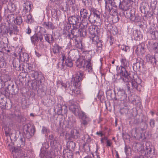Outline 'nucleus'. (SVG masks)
<instances>
[{
    "mask_svg": "<svg viewBox=\"0 0 158 158\" xmlns=\"http://www.w3.org/2000/svg\"><path fill=\"white\" fill-rule=\"evenodd\" d=\"M83 74L80 71L77 72L75 77H73L72 81L73 86L68 84L67 85L63 82H60L61 88L64 89L66 91L70 94L73 96L75 97L80 94L79 87L80 82L82 80Z\"/></svg>",
    "mask_w": 158,
    "mask_h": 158,
    "instance_id": "f257e3e1",
    "label": "nucleus"
},
{
    "mask_svg": "<svg viewBox=\"0 0 158 158\" xmlns=\"http://www.w3.org/2000/svg\"><path fill=\"white\" fill-rule=\"evenodd\" d=\"M69 110L76 116H78L82 120V123L84 125H87L90 121L89 118L86 115L85 113L81 111L78 103L75 100H70L67 103Z\"/></svg>",
    "mask_w": 158,
    "mask_h": 158,
    "instance_id": "f03ea898",
    "label": "nucleus"
},
{
    "mask_svg": "<svg viewBox=\"0 0 158 158\" xmlns=\"http://www.w3.org/2000/svg\"><path fill=\"white\" fill-rule=\"evenodd\" d=\"M121 65L120 66H117L116 67V71L118 74L121 76L128 77V73L126 71L125 67L129 65V61L127 60L125 56H123L120 59Z\"/></svg>",
    "mask_w": 158,
    "mask_h": 158,
    "instance_id": "7ed1b4c3",
    "label": "nucleus"
},
{
    "mask_svg": "<svg viewBox=\"0 0 158 158\" xmlns=\"http://www.w3.org/2000/svg\"><path fill=\"white\" fill-rule=\"evenodd\" d=\"M49 145L47 142L42 144V146L40 149V158H52L55 156V152L52 151L48 152L47 149L48 148Z\"/></svg>",
    "mask_w": 158,
    "mask_h": 158,
    "instance_id": "20e7f679",
    "label": "nucleus"
},
{
    "mask_svg": "<svg viewBox=\"0 0 158 158\" xmlns=\"http://www.w3.org/2000/svg\"><path fill=\"white\" fill-rule=\"evenodd\" d=\"M89 38L92 42H95L98 41V36L97 35L100 32V28L97 26L91 25L88 28Z\"/></svg>",
    "mask_w": 158,
    "mask_h": 158,
    "instance_id": "39448f33",
    "label": "nucleus"
},
{
    "mask_svg": "<svg viewBox=\"0 0 158 158\" xmlns=\"http://www.w3.org/2000/svg\"><path fill=\"white\" fill-rule=\"evenodd\" d=\"M123 78V81L125 80V81L126 82H130L131 83L132 88L135 89L139 91H140L142 88V86L141 85L142 80L139 78L134 79V77H131L128 75V77Z\"/></svg>",
    "mask_w": 158,
    "mask_h": 158,
    "instance_id": "423d86ee",
    "label": "nucleus"
},
{
    "mask_svg": "<svg viewBox=\"0 0 158 158\" xmlns=\"http://www.w3.org/2000/svg\"><path fill=\"white\" fill-rule=\"evenodd\" d=\"M16 9L15 5L13 3H9L7 8L5 9L4 15L6 17L7 20L10 22L14 18L15 11Z\"/></svg>",
    "mask_w": 158,
    "mask_h": 158,
    "instance_id": "0eeeda50",
    "label": "nucleus"
},
{
    "mask_svg": "<svg viewBox=\"0 0 158 158\" xmlns=\"http://www.w3.org/2000/svg\"><path fill=\"white\" fill-rule=\"evenodd\" d=\"M32 5L31 4H25L23 6V9L22 12V15L24 20L27 23H31L32 21V16L29 12L31 10Z\"/></svg>",
    "mask_w": 158,
    "mask_h": 158,
    "instance_id": "6e6552de",
    "label": "nucleus"
},
{
    "mask_svg": "<svg viewBox=\"0 0 158 158\" xmlns=\"http://www.w3.org/2000/svg\"><path fill=\"white\" fill-rule=\"evenodd\" d=\"M91 60L88 59L86 60L80 58L76 61V66L79 68H86L89 72L91 73L93 71L92 66L90 63Z\"/></svg>",
    "mask_w": 158,
    "mask_h": 158,
    "instance_id": "1a4fd4ad",
    "label": "nucleus"
},
{
    "mask_svg": "<svg viewBox=\"0 0 158 158\" xmlns=\"http://www.w3.org/2000/svg\"><path fill=\"white\" fill-rule=\"evenodd\" d=\"M78 16H73L69 18V22L70 24L73 25V29L71 30V33L74 35H76V32H77V28L78 27V24L79 23Z\"/></svg>",
    "mask_w": 158,
    "mask_h": 158,
    "instance_id": "9d476101",
    "label": "nucleus"
},
{
    "mask_svg": "<svg viewBox=\"0 0 158 158\" xmlns=\"http://www.w3.org/2000/svg\"><path fill=\"white\" fill-rule=\"evenodd\" d=\"M35 127L30 125L25 126L23 128V131L27 138H30L34 134L35 132Z\"/></svg>",
    "mask_w": 158,
    "mask_h": 158,
    "instance_id": "9b49d317",
    "label": "nucleus"
},
{
    "mask_svg": "<svg viewBox=\"0 0 158 158\" xmlns=\"http://www.w3.org/2000/svg\"><path fill=\"white\" fill-rule=\"evenodd\" d=\"M148 50L151 52H157L158 50V43L156 41L149 40L146 44Z\"/></svg>",
    "mask_w": 158,
    "mask_h": 158,
    "instance_id": "f8f14e48",
    "label": "nucleus"
},
{
    "mask_svg": "<svg viewBox=\"0 0 158 158\" xmlns=\"http://www.w3.org/2000/svg\"><path fill=\"white\" fill-rule=\"evenodd\" d=\"M145 43H141L137 45H135L133 47V50L137 55H142L145 52L144 47Z\"/></svg>",
    "mask_w": 158,
    "mask_h": 158,
    "instance_id": "ddd939ff",
    "label": "nucleus"
},
{
    "mask_svg": "<svg viewBox=\"0 0 158 158\" xmlns=\"http://www.w3.org/2000/svg\"><path fill=\"white\" fill-rule=\"evenodd\" d=\"M31 76L37 83H41L44 78L43 74L40 72L34 71L33 73H32Z\"/></svg>",
    "mask_w": 158,
    "mask_h": 158,
    "instance_id": "4468645a",
    "label": "nucleus"
},
{
    "mask_svg": "<svg viewBox=\"0 0 158 158\" xmlns=\"http://www.w3.org/2000/svg\"><path fill=\"white\" fill-rule=\"evenodd\" d=\"M77 32H76L75 33L76 35H74L73 34H72L71 32V33H69L68 35V37L70 38H72L71 36H74L78 38V37L80 36L81 37H84L86 35L87 32L85 28H80L78 30Z\"/></svg>",
    "mask_w": 158,
    "mask_h": 158,
    "instance_id": "2eb2a0df",
    "label": "nucleus"
},
{
    "mask_svg": "<svg viewBox=\"0 0 158 158\" xmlns=\"http://www.w3.org/2000/svg\"><path fill=\"white\" fill-rule=\"evenodd\" d=\"M118 99L121 101H125L127 98V95L125 90L123 88H119L118 89Z\"/></svg>",
    "mask_w": 158,
    "mask_h": 158,
    "instance_id": "dca6fc26",
    "label": "nucleus"
},
{
    "mask_svg": "<svg viewBox=\"0 0 158 158\" xmlns=\"http://www.w3.org/2000/svg\"><path fill=\"white\" fill-rule=\"evenodd\" d=\"M105 2V11L106 13H108L110 15H112V13L114 10L112 7V0H104Z\"/></svg>",
    "mask_w": 158,
    "mask_h": 158,
    "instance_id": "f3484780",
    "label": "nucleus"
},
{
    "mask_svg": "<svg viewBox=\"0 0 158 158\" xmlns=\"http://www.w3.org/2000/svg\"><path fill=\"white\" fill-rule=\"evenodd\" d=\"M142 153L147 158H152L154 154V150L150 148H146Z\"/></svg>",
    "mask_w": 158,
    "mask_h": 158,
    "instance_id": "a211bd4d",
    "label": "nucleus"
},
{
    "mask_svg": "<svg viewBox=\"0 0 158 158\" xmlns=\"http://www.w3.org/2000/svg\"><path fill=\"white\" fill-rule=\"evenodd\" d=\"M157 54H158V52L156 53L154 56L150 54L147 55L146 56L147 61L151 63H155L156 64L158 63V60L157 58V57H156Z\"/></svg>",
    "mask_w": 158,
    "mask_h": 158,
    "instance_id": "6ab92c4d",
    "label": "nucleus"
},
{
    "mask_svg": "<svg viewBox=\"0 0 158 158\" xmlns=\"http://www.w3.org/2000/svg\"><path fill=\"white\" fill-rule=\"evenodd\" d=\"M158 27H152L150 28L149 30V32L151 34V36L153 39H158V30H157Z\"/></svg>",
    "mask_w": 158,
    "mask_h": 158,
    "instance_id": "aec40b11",
    "label": "nucleus"
},
{
    "mask_svg": "<svg viewBox=\"0 0 158 158\" xmlns=\"http://www.w3.org/2000/svg\"><path fill=\"white\" fill-rule=\"evenodd\" d=\"M63 48V47L59 46L58 44H55L53 46L52 50L55 54L59 56L60 55V53H62Z\"/></svg>",
    "mask_w": 158,
    "mask_h": 158,
    "instance_id": "412c9836",
    "label": "nucleus"
},
{
    "mask_svg": "<svg viewBox=\"0 0 158 158\" xmlns=\"http://www.w3.org/2000/svg\"><path fill=\"white\" fill-rule=\"evenodd\" d=\"M19 31L17 27L16 26H13L12 27H8L6 29L5 33H9L10 35H11L13 34H17Z\"/></svg>",
    "mask_w": 158,
    "mask_h": 158,
    "instance_id": "4be33fe9",
    "label": "nucleus"
},
{
    "mask_svg": "<svg viewBox=\"0 0 158 158\" xmlns=\"http://www.w3.org/2000/svg\"><path fill=\"white\" fill-rule=\"evenodd\" d=\"M19 55L18 59L20 63L27 62L28 60L29 59L28 55L27 53L25 52L22 53H19Z\"/></svg>",
    "mask_w": 158,
    "mask_h": 158,
    "instance_id": "5701e85b",
    "label": "nucleus"
},
{
    "mask_svg": "<svg viewBox=\"0 0 158 158\" xmlns=\"http://www.w3.org/2000/svg\"><path fill=\"white\" fill-rule=\"evenodd\" d=\"M80 15L81 17L84 19L88 18L90 22L91 20L90 19V16L89 15L88 10L82 8L81 9L80 11Z\"/></svg>",
    "mask_w": 158,
    "mask_h": 158,
    "instance_id": "b1692460",
    "label": "nucleus"
},
{
    "mask_svg": "<svg viewBox=\"0 0 158 158\" xmlns=\"http://www.w3.org/2000/svg\"><path fill=\"white\" fill-rule=\"evenodd\" d=\"M125 17L127 19H129L131 21H137L136 17L135 16L134 14H131V11H127L126 14H125Z\"/></svg>",
    "mask_w": 158,
    "mask_h": 158,
    "instance_id": "393cba45",
    "label": "nucleus"
},
{
    "mask_svg": "<svg viewBox=\"0 0 158 158\" xmlns=\"http://www.w3.org/2000/svg\"><path fill=\"white\" fill-rule=\"evenodd\" d=\"M71 37L72 38L70 39H73V40H74L75 41V46L76 47L80 49L82 48V47L81 42L80 41L77 40L78 38L73 36H71Z\"/></svg>",
    "mask_w": 158,
    "mask_h": 158,
    "instance_id": "a878e982",
    "label": "nucleus"
},
{
    "mask_svg": "<svg viewBox=\"0 0 158 158\" xmlns=\"http://www.w3.org/2000/svg\"><path fill=\"white\" fill-rule=\"evenodd\" d=\"M119 8L123 10H127L129 9L128 5L127 2V0H123L122 4H121Z\"/></svg>",
    "mask_w": 158,
    "mask_h": 158,
    "instance_id": "bb28decb",
    "label": "nucleus"
},
{
    "mask_svg": "<svg viewBox=\"0 0 158 158\" xmlns=\"http://www.w3.org/2000/svg\"><path fill=\"white\" fill-rule=\"evenodd\" d=\"M44 37L45 40L48 43H52L53 42L54 38L52 35L47 34L45 35Z\"/></svg>",
    "mask_w": 158,
    "mask_h": 158,
    "instance_id": "cd10ccee",
    "label": "nucleus"
},
{
    "mask_svg": "<svg viewBox=\"0 0 158 158\" xmlns=\"http://www.w3.org/2000/svg\"><path fill=\"white\" fill-rule=\"evenodd\" d=\"M31 42L33 44L35 45L39 41V38L37 34H35L31 37Z\"/></svg>",
    "mask_w": 158,
    "mask_h": 158,
    "instance_id": "c85d7f7f",
    "label": "nucleus"
},
{
    "mask_svg": "<svg viewBox=\"0 0 158 158\" xmlns=\"http://www.w3.org/2000/svg\"><path fill=\"white\" fill-rule=\"evenodd\" d=\"M66 3L67 7H73L75 3V0H66Z\"/></svg>",
    "mask_w": 158,
    "mask_h": 158,
    "instance_id": "c756f323",
    "label": "nucleus"
},
{
    "mask_svg": "<svg viewBox=\"0 0 158 158\" xmlns=\"http://www.w3.org/2000/svg\"><path fill=\"white\" fill-rule=\"evenodd\" d=\"M13 20L14 21L15 23L18 25L20 24L22 22V18L20 16L17 17L15 19L14 18L13 20H11V21H13ZM11 21H10V22Z\"/></svg>",
    "mask_w": 158,
    "mask_h": 158,
    "instance_id": "7c9ffc66",
    "label": "nucleus"
},
{
    "mask_svg": "<svg viewBox=\"0 0 158 158\" xmlns=\"http://www.w3.org/2000/svg\"><path fill=\"white\" fill-rule=\"evenodd\" d=\"M26 71L27 73H30L31 72H32L33 73V71H32L33 69V66L31 64H26Z\"/></svg>",
    "mask_w": 158,
    "mask_h": 158,
    "instance_id": "2f4dec72",
    "label": "nucleus"
},
{
    "mask_svg": "<svg viewBox=\"0 0 158 158\" xmlns=\"http://www.w3.org/2000/svg\"><path fill=\"white\" fill-rule=\"evenodd\" d=\"M114 4H113V2H112V6H113L114 7H117L118 6L119 7L120 6L121 4V0H113Z\"/></svg>",
    "mask_w": 158,
    "mask_h": 158,
    "instance_id": "473e14b6",
    "label": "nucleus"
},
{
    "mask_svg": "<svg viewBox=\"0 0 158 158\" xmlns=\"http://www.w3.org/2000/svg\"><path fill=\"white\" fill-rule=\"evenodd\" d=\"M66 153H65V155L67 156L68 158H72L73 154L72 151L68 149L66 150Z\"/></svg>",
    "mask_w": 158,
    "mask_h": 158,
    "instance_id": "72a5a7b5",
    "label": "nucleus"
},
{
    "mask_svg": "<svg viewBox=\"0 0 158 158\" xmlns=\"http://www.w3.org/2000/svg\"><path fill=\"white\" fill-rule=\"evenodd\" d=\"M66 65L69 67H71L73 66V63L72 60L69 58L67 59L65 61Z\"/></svg>",
    "mask_w": 158,
    "mask_h": 158,
    "instance_id": "f704fd0d",
    "label": "nucleus"
},
{
    "mask_svg": "<svg viewBox=\"0 0 158 158\" xmlns=\"http://www.w3.org/2000/svg\"><path fill=\"white\" fill-rule=\"evenodd\" d=\"M10 78L6 75H4V76L2 77L0 80L2 81L4 83H5L6 82L10 81Z\"/></svg>",
    "mask_w": 158,
    "mask_h": 158,
    "instance_id": "c9c22d12",
    "label": "nucleus"
},
{
    "mask_svg": "<svg viewBox=\"0 0 158 158\" xmlns=\"http://www.w3.org/2000/svg\"><path fill=\"white\" fill-rule=\"evenodd\" d=\"M93 13L94 17L98 19L100 18V13L98 10L94 9L93 10Z\"/></svg>",
    "mask_w": 158,
    "mask_h": 158,
    "instance_id": "e433bc0d",
    "label": "nucleus"
},
{
    "mask_svg": "<svg viewBox=\"0 0 158 158\" xmlns=\"http://www.w3.org/2000/svg\"><path fill=\"white\" fill-rule=\"evenodd\" d=\"M58 107L57 108V113L58 115H62V106L60 105H58Z\"/></svg>",
    "mask_w": 158,
    "mask_h": 158,
    "instance_id": "4c0bfd02",
    "label": "nucleus"
},
{
    "mask_svg": "<svg viewBox=\"0 0 158 158\" xmlns=\"http://www.w3.org/2000/svg\"><path fill=\"white\" fill-rule=\"evenodd\" d=\"M5 43L2 41H0V52H4L5 49Z\"/></svg>",
    "mask_w": 158,
    "mask_h": 158,
    "instance_id": "58836bf2",
    "label": "nucleus"
},
{
    "mask_svg": "<svg viewBox=\"0 0 158 158\" xmlns=\"http://www.w3.org/2000/svg\"><path fill=\"white\" fill-rule=\"evenodd\" d=\"M12 64L13 65L14 68L16 70H18L19 67L20 65L18 64L17 63H16L15 60H13L12 62Z\"/></svg>",
    "mask_w": 158,
    "mask_h": 158,
    "instance_id": "ea45409f",
    "label": "nucleus"
},
{
    "mask_svg": "<svg viewBox=\"0 0 158 158\" xmlns=\"http://www.w3.org/2000/svg\"><path fill=\"white\" fill-rule=\"evenodd\" d=\"M68 143L69 144V148L72 149H74L76 146L75 143L72 141L69 142Z\"/></svg>",
    "mask_w": 158,
    "mask_h": 158,
    "instance_id": "a19ab883",
    "label": "nucleus"
},
{
    "mask_svg": "<svg viewBox=\"0 0 158 158\" xmlns=\"http://www.w3.org/2000/svg\"><path fill=\"white\" fill-rule=\"evenodd\" d=\"M94 44H96V46L98 48H101L102 46V42L99 40V37H98V40L96 42H92Z\"/></svg>",
    "mask_w": 158,
    "mask_h": 158,
    "instance_id": "79ce46f5",
    "label": "nucleus"
},
{
    "mask_svg": "<svg viewBox=\"0 0 158 158\" xmlns=\"http://www.w3.org/2000/svg\"><path fill=\"white\" fill-rule=\"evenodd\" d=\"M135 36L137 38V40L140 39L142 38V35L140 32H138L136 33H135Z\"/></svg>",
    "mask_w": 158,
    "mask_h": 158,
    "instance_id": "37998d69",
    "label": "nucleus"
},
{
    "mask_svg": "<svg viewBox=\"0 0 158 158\" xmlns=\"http://www.w3.org/2000/svg\"><path fill=\"white\" fill-rule=\"evenodd\" d=\"M49 130L44 127H43L42 129V132L44 134H46L49 132Z\"/></svg>",
    "mask_w": 158,
    "mask_h": 158,
    "instance_id": "c03bdc74",
    "label": "nucleus"
},
{
    "mask_svg": "<svg viewBox=\"0 0 158 158\" xmlns=\"http://www.w3.org/2000/svg\"><path fill=\"white\" fill-rule=\"evenodd\" d=\"M121 48L123 50H124L126 52L129 51L130 50L128 46H126L125 45H122Z\"/></svg>",
    "mask_w": 158,
    "mask_h": 158,
    "instance_id": "a18cd8bd",
    "label": "nucleus"
},
{
    "mask_svg": "<svg viewBox=\"0 0 158 158\" xmlns=\"http://www.w3.org/2000/svg\"><path fill=\"white\" fill-rule=\"evenodd\" d=\"M96 135L101 137H102L103 135H105V134L103 133L102 131L101 130L97 131L96 133Z\"/></svg>",
    "mask_w": 158,
    "mask_h": 158,
    "instance_id": "49530a36",
    "label": "nucleus"
},
{
    "mask_svg": "<svg viewBox=\"0 0 158 158\" xmlns=\"http://www.w3.org/2000/svg\"><path fill=\"white\" fill-rule=\"evenodd\" d=\"M62 112L64 114H66L67 112V107L65 105L62 106Z\"/></svg>",
    "mask_w": 158,
    "mask_h": 158,
    "instance_id": "de8ad7c7",
    "label": "nucleus"
},
{
    "mask_svg": "<svg viewBox=\"0 0 158 158\" xmlns=\"http://www.w3.org/2000/svg\"><path fill=\"white\" fill-rule=\"evenodd\" d=\"M99 148V147L98 146L97 144L96 145V149L95 152L96 154V155L97 156V158H100L99 156V153L98 152V150Z\"/></svg>",
    "mask_w": 158,
    "mask_h": 158,
    "instance_id": "09e8293b",
    "label": "nucleus"
},
{
    "mask_svg": "<svg viewBox=\"0 0 158 158\" xmlns=\"http://www.w3.org/2000/svg\"><path fill=\"white\" fill-rule=\"evenodd\" d=\"M56 67L59 69H62L64 67L63 64L59 63L57 64Z\"/></svg>",
    "mask_w": 158,
    "mask_h": 158,
    "instance_id": "8fccbe9b",
    "label": "nucleus"
},
{
    "mask_svg": "<svg viewBox=\"0 0 158 158\" xmlns=\"http://www.w3.org/2000/svg\"><path fill=\"white\" fill-rule=\"evenodd\" d=\"M155 121L153 119H151L150 120V126L152 127H154L155 126Z\"/></svg>",
    "mask_w": 158,
    "mask_h": 158,
    "instance_id": "3c124183",
    "label": "nucleus"
},
{
    "mask_svg": "<svg viewBox=\"0 0 158 158\" xmlns=\"http://www.w3.org/2000/svg\"><path fill=\"white\" fill-rule=\"evenodd\" d=\"M49 22H45L43 23V25L44 27L47 29H49Z\"/></svg>",
    "mask_w": 158,
    "mask_h": 158,
    "instance_id": "603ef678",
    "label": "nucleus"
},
{
    "mask_svg": "<svg viewBox=\"0 0 158 158\" xmlns=\"http://www.w3.org/2000/svg\"><path fill=\"white\" fill-rule=\"evenodd\" d=\"M112 143L110 139H108L106 141V146L110 147L112 144Z\"/></svg>",
    "mask_w": 158,
    "mask_h": 158,
    "instance_id": "864d4df0",
    "label": "nucleus"
},
{
    "mask_svg": "<svg viewBox=\"0 0 158 158\" xmlns=\"http://www.w3.org/2000/svg\"><path fill=\"white\" fill-rule=\"evenodd\" d=\"M11 49L10 48H8L7 47H5V49H4V52H6L8 53L10 52L11 51Z\"/></svg>",
    "mask_w": 158,
    "mask_h": 158,
    "instance_id": "5fc2aeb1",
    "label": "nucleus"
},
{
    "mask_svg": "<svg viewBox=\"0 0 158 158\" xmlns=\"http://www.w3.org/2000/svg\"><path fill=\"white\" fill-rule=\"evenodd\" d=\"M49 29H54L55 28V26L51 22H49Z\"/></svg>",
    "mask_w": 158,
    "mask_h": 158,
    "instance_id": "6e6d98bb",
    "label": "nucleus"
},
{
    "mask_svg": "<svg viewBox=\"0 0 158 158\" xmlns=\"http://www.w3.org/2000/svg\"><path fill=\"white\" fill-rule=\"evenodd\" d=\"M5 83L2 81L1 80V82H0V88H2L4 87L5 86Z\"/></svg>",
    "mask_w": 158,
    "mask_h": 158,
    "instance_id": "4d7b16f0",
    "label": "nucleus"
},
{
    "mask_svg": "<svg viewBox=\"0 0 158 158\" xmlns=\"http://www.w3.org/2000/svg\"><path fill=\"white\" fill-rule=\"evenodd\" d=\"M31 31V30L29 27L26 30V32L28 34H30Z\"/></svg>",
    "mask_w": 158,
    "mask_h": 158,
    "instance_id": "13d9d810",
    "label": "nucleus"
},
{
    "mask_svg": "<svg viewBox=\"0 0 158 158\" xmlns=\"http://www.w3.org/2000/svg\"><path fill=\"white\" fill-rule=\"evenodd\" d=\"M61 56L62 57V60L64 62V60L66 59V57H65V55L63 53H61Z\"/></svg>",
    "mask_w": 158,
    "mask_h": 158,
    "instance_id": "bf43d9fd",
    "label": "nucleus"
},
{
    "mask_svg": "<svg viewBox=\"0 0 158 158\" xmlns=\"http://www.w3.org/2000/svg\"><path fill=\"white\" fill-rule=\"evenodd\" d=\"M68 121L69 122H73L74 121V120L73 119V117L72 116V117H71V118H70V117L69 118Z\"/></svg>",
    "mask_w": 158,
    "mask_h": 158,
    "instance_id": "052dcab7",
    "label": "nucleus"
},
{
    "mask_svg": "<svg viewBox=\"0 0 158 158\" xmlns=\"http://www.w3.org/2000/svg\"><path fill=\"white\" fill-rule=\"evenodd\" d=\"M124 150H125V153L126 154V155H127V154L128 153H127L128 148H127V146H125V147L124 148Z\"/></svg>",
    "mask_w": 158,
    "mask_h": 158,
    "instance_id": "680f3d73",
    "label": "nucleus"
},
{
    "mask_svg": "<svg viewBox=\"0 0 158 158\" xmlns=\"http://www.w3.org/2000/svg\"><path fill=\"white\" fill-rule=\"evenodd\" d=\"M1 2L3 4L6 3L8 2V0H1Z\"/></svg>",
    "mask_w": 158,
    "mask_h": 158,
    "instance_id": "e2e57ef3",
    "label": "nucleus"
},
{
    "mask_svg": "<svg viewBox=\"0 0 158 158\" xmlns=\"http://www.w3.org/2000/svg\"><path fill=\"white\" fill-rule=\"evenodd\" d=\"M101 139L103 140H105L106 141H107V140H108V139L107 137L106 136H104V137L101 138Z\"/></svg>",
    "mask_w": 158,
    "mask_h": 158,
    "instance_id": "0e129e2a",
    "label": "nucleus"
},
{
    "mask_svg": "<svg viewBox=\"0 0 158 158\" xmlns=\"http://www.w3.org/2000/svg\"><path fill=\"white\" fill-rule=\"evenodd\" d=\"M10 152H14L15 150V148L12 147L10 149Z\"/></svg>",
    "mask_w": 158,
    "mask_h": 158,
    "instance_id": "69168bd1",
    "label": "nucleus"
},
{
    "mask_svg": "<svg viewBox=\"0 0 158 158\" xmlns=\"http://www.w3.org/2000/svg\"><path fill=\"white\" fill-rule=\"evenodd\" d=\"M134 158H144V157L143 156L140 155L139 156H136Z\"/></svg>",
    "mask_w": 158,
    "mask_h": 158,
    "instance_id": "338daca9",
    "label": "nucleus"
},
{
    "mask_svg": "<svg viewBox=\"0 0 158 158\" xmlns=\"http://www.w3.org/2000/svg\"><path fill=\"white\" fill-rule=\"evenodd\" d=\"M116 158H120L119 157L118 154V152L117 151H116Z\"/></svg>",
    "mask_w": 158,
    "mask_h": 158,
    "instance_id": "774afa93",
    "label": "nucleus"
}]
</instances>
